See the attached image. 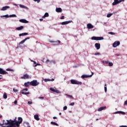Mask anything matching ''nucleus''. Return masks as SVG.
<instances>
[{
  "mask_svg": "<svg viewBox=\"0 0 127 127\" xmlns=\"http://www.w3.org/2000/svg\"><path fill=\"white\" fill-rule=\"evenodd\" d=\"M18 121H11V123L14 125V126H16V127H19V125L21 123H22V118L21 117L18 118Z\"/></svg>",
  "mask_w": 127,
  "mask_h": 127,
  "instance_id": "1",
  "label": "nucleus"
},
{
  "mask_svg": "<svg viewBox=\"0 0 127 127\" xmlns=\"http://www.w3.org/2000/svg\"><path fill=\"white\" fill-rule=\"evenodd\" d=\"M70 83L72 85H82V82L81 81H78L75 79H71L70 80Z\"/></svg>",
  "mask_w": 127,
  "mask_h": 127,
  "instance_id": "2",
  "label": "nucleus"
},
{
  "mask_svg": "<svg viewBox=\"0 0 127 127\" xmlns=\"http://www.w3.org/2000/svg\"><path fill=\"white\" fill-rule=\"evenodd\" d=\"M39 85V82L37 80H33L30 82V85L33 86V87H36Z\"/></svg>",
  "mask_w": 127,
  "mask_h": 127,
  "instance_id": "3",
  "label": "nucleus"
},
{
  "mask_svg": "<svg viewBox=\"0 0 127 127\" xmlns=\"http://www.w3.org/2000/svg\"><path fill=\"white\" fill-rule=\"evenodd\" d=\"M1 18L5 17V18H8V17H17V16H16V14H12V15H1L0 16Z\"/></svg>",
  "mask_w": 127,
  "mask_h": 127,
  "instance_id": "4",
  "label": "nucleus"
},
{
  "mask_svg": "<svg viewBox=\"0 0 127 127\" xmlns=\"http://www.w3.org/2000/svg\"><path fill=\"white\" fill-rule=\"evenodd\" d=\"M6 122L7 123H3V125H6V126H7V125H8V124H11L12 125H13L14 127H16V126L13 125V124H12L11 123V122H17L16 121V118H15L14 120H6Z\"/></svg>",
  "mask_w": 127,
  "mask_h": 127,
  "instance_id": "5",
  "label": "nucleus"
},
{
  "mask_svg": "<svg viewBox=\"0 0 127 127\" xmlns=\"http://www.w3.org/2000/svg\"><path fill=\"white\" fill-rule=\"evenodd\" d=\"M13 5H15L16 6H17V5H19V6H20V7H21V8H25V9H27V10H28V9H29V8H28L27 6H26L24 5H21L20 4H17L16 3H14Z\"/></svg>",
  "mask_w": 127,
  "mask_h": 127,
  "instance_id": "6",
  "label": "nucleus"
},
{
  "mask_svg": "<svg viewBox=\"0 0 127 127\" xmlns=\"http://www.w3.org/2000/svg\"><path fill=\"white\" fill-rule=\"evenodd\" d=\"M91 39L92 40H103L104 37L93 36L91 38Z\"/></svg>",
  "mask_w": 127,
  "mask_h": 127,
  "instance_id": "7",
  "label": "nucleus"
},
{
  "mask_svg": "<svg viewBox=\"0 0 127 127\" xmlns=\"http://www.w3.org/2000/svg\"><path fill=\"white\" fill-rule=\"evenodd\" d=\"M27 91H28V89H27V88L23 89L22 90L21 94H22V95H29V94H30V92H25V91L27 92Z\"/></svg>",
  "mask_w": 127,
  "mask_h": 127,
  "instance_id": "8",
  "label": "nucleus"
},
{
  "mask_svg": "<svg viewBox=\"0 0 127 127\" xmlns=\"http://www.w3.org/2000/svg\"><path fill=\"white\" fill-rule=\"evenodd\" d=\"M31 78V76H29V75L27 74H24L21 77V79H30Z\"/></svg>",
  "mask_w": 127,
  "mask_h": 127,
  "instance_id": "9",
  "label": "nucleus"
},
{
  "mask_svg": "<svg viewBox=\"0 0 127 127\" xmlns=\"http://www.w3.org/2000/svg\"><path fill=\"white\" fill-rule=\"evenodd\" d=\"M120 44H121V43L120 41H115L113 44V47L114 48H116V47H118V46H119Z\"/></svg>",
  "mask_w": 127,
  "mask_h": 127,
  "instance_id": "10",
  "label": "nucleus"
},
{
  "mask_svg": "<svg viewBox=\"0 0 127 127\" xmlns=\"http://www.w3.org/2000/svg\"><path fill=\"white\" fill-rule=\"evenodd\" d=\"M0 74H1L2 75H5L7 74V72L3 70V69L0 68Z\"/></svg>",
  "mask_w": 127,
  "mask_h": 127,
  "instance_id": "11",
  "label": "nucleus"
},
{
  "mask_svg": "<svg viewBox=\"0 0 127 127\" xmlns=\"http://www.w3.org/2000/svg\"><path fill=\"white\" fill-rule=\"evenodd\" d=\"M72 22V20L70 21H66L61 23L62 25H66V24H69V23H71Z\"/></svg>",
  "mask_w": 127,
  "mask_h": 127,
  "instance_id": "12",
  "label": "nucleus"
},
{
  "mask_svg": "<svg viewBox=\"0 0 127 127\" xmlns=\"http://www.w3.org/2000/svg\"><path fill=\"white\" fill-rule=\"evenodd\" d=\"M28 39H30V37L26 38L25 39L23 40L19 43V45H21V44H23V43H24V42H25L26 40H27Z\"/></svg>",
  "mask_w": 127,
  "mask_h": 127,
  "instance_id": "13",
  "label": "nucleus"
},
{
  "mask_svg": "<svg viewBox=\"0 0 127 127\" xmlns=\"http://www.w3.org/2000/svg\"><path fill=\"white\" fill-rule=\"evenodd\" d=\"M95 48H96V50H99L100 48H101V44L99 43H95Z\"/></svg>",
  "mask_w": 127,
  "mask_h": 127,
  "instance_id": "14",
  "label": "nucleus"
},
{
  "mask_svg": "<svg viewBox=\"0 0 127 127\" xmlns=\"http://www.w3.org/2000/svg\"><path fill=\"white\" fill-rule=\"evenodd\" d=\"M87 27L88 29H92V28H94V26H93L91 23H88L87 25Z\"/></svg>",
  "mask_w": 127,
  "mask_h": 127,
  "instance_id": "15",
  "label": "nucleus"
},
{
  "mask_svg": "<svg viewBox=\"0 0 127 127\" xmlns=\"http://www.w3.org/2000/svg\"><path fill=\"white\" fill-rule=\"evenodd\" d=\"M20 22H21L22 23H28V21L26 20L25 19H21L19 20Z\"/></svg>",
  "mask_w": 127,
  "mask_h": 127,
  "instance_id": "16",
  "label": "nucleus"
},
{
  "mask_svg": "<svg viewBox=\"0 0 127 127\" xmlns=\"http://www.w3.org/2000/svg\"><path fill=\"white\" fill-rule=\"evenodd\" d=\"M10 7L9 6H3L2 8L1 9H0V10L1 11H3L4 10H6V9L9 8Z\"/></svg>",
  "mask_w": 127,
  "mask_h": 127,
  "instance_id": "17",
  "label": "nucleus"
},
{
  "mask_svg": "<svg viewBox=\"0 0 127 127\" xmlns=\"http://www.w3.org/2000/svg\"><path fill=\"white\" fill-rule=\"evenodd\" d=\"M92 77V75H85L83 74L81 76L82 79H85V78H89Z\"/></svg>",
  "mask_w": 127,
  "mask_h": 127,
  "instance_id": "18",
  "label": "nucleus"
},
{
  "mask_svg": "<svg viewBox=\"0 0 127 127\" xmlns=\"http://www.w3.org/2000/svg\"><path fill=\"white\" fill-rule=\"evenodd\" d=\"M55 79L54 78H52V79H44V81L45 82H53V81H55Z\"/></svg>",
  "mask_w": 127,
  "mask_h": 127,
  "instance_id": "19",
  "label": "nucleus"
},
{
  "mask_svg": "<svg viewBox=\"0 0 127 127\" xmlns=\"http://www.w3.org/2000/svg\"><path fill=\"white\" fill-rule=\"evenodd\" d=\"M114 114H122V115H126V113L125 112L123 111H116L114 113H113Z\"/></svg>",
  "mask_w": 127,
  "mask_h": 127,
  "instance_id": "20",
  "label": "nucleus"
},
{
  "mask_svg": "<svg viewBox=\"0 0 127 127\" xmlns=\"http://www.w3.org/2000/svg\"><path fill=\"white\" fill-rule=\"evenodd\" d=\"M106 108H107L106 106H103V107H100L98 109V112H102V111H103V110H105V109H106Z\"/></svg>",
  "mask_w": 127,
  "mask_h": 127,
  "instance_id": "21",
  "label": "nucleus"
},
{
  "mask_svg": "<svg viewBox=\"0 0 127 127\" xmlns=\"http://www.w3.org/2000/svg\"><path fill=\"white\" fill-rule=\"evenodd\" d=\"M29 85H30V82L29 81L25 82L24 84V86H25L26 88L29 87Z\"/></svg>",
  "mask_w": 127,
  "mask_h": 127,
  "instance_id": "22",
  "label": "nucleus"
},
{
  "mask_svg": "<svg viewBox=\"0 0 127 127\" xmlns=\"http://www.w3.org/2000/svg\"><path fill=\"white\" fill-rule=\"evenodd\" d=\"M117 4H119V0H114L112 3V5H117Z\"/></svg>",
  "mask_w": 127,
  "mask_h": 127,
  "instance_id": "23",
  "label": "nucleus"
},
{
  "mask_svg": "<svg viewBox=\"0 0 127 127\" xmlns=\"http://www.w3.org/2000/svg\"><path fill=\"white\" fill-rule=\"evenodd\" d=\"M56 11L57 12H62V8L61 7L56 8Z\"/></svg>",
  "mask_w": 127,
  "mask_h": 127,
  "instance_id": "24",
  "label": "nucleus"
},
{
  "mask_svg": "<svg viewBox=\"0 0 127 127\" xmlns=\"http://www.w3.org/2000/svg\"><path fill=\"white\" fill-rule=\"evenodd\" d=\"M24 28V27L23 26H20V27L16 28V30L19 31V30H22Z\"/></svg>",
  "mask_w": 127,
  "mask_h": 127,
  "instance_id": "25",
  "label": "nucleus"
},
{
  "mask_svg": "<svg viewBox=\"0 0 127 127\" xmlns=\"http://www.w3.org/2000/svg\"><path fill=\"white\" fill-rule=\"evenodd\" d=\"M34 118L35 120H36V121H39V120H40V119H39V116H38V115H34Z\"/></svg>",
  "mask_w": 127,
  "mask_h": 127,
  "instance_id": "26",
  "label": "nucleus"
},
{
  "mask_svg": "<svg viewBox=\"0 0 127 127\" xmlns=\"http://www.w3.org/2000/svg\"><path fill=\"white\" fill-rule=\"evenodd\" d=\"M24 126L26 127H30V126L29 125V123L28 122H24Z\"/></svg>",
  "mask_w": 127,
  "mask_h": 127,
  "instance_id": "27",
  "label": "nucleus"
},
{
  "mask_svg": "<svg viewBox=\"0 0 127 127\" xmlns=\"http://www.w3.org/2000/svg\"><path fill=\"white\" fill-rule=\"evenodd\" d=\"M25 35H28V33H22L21 34H19V36H25Z\"/></svg>",
  "mask_w": 127,
  "mask_h": 127,
  "instance_id": "28",
  "label": "nucleus"
},
{
  "mask_svg": "<svg viewBox=\"0 0 127 127\" xmlns=\"http://www.w3.org/2000/svg\"><path fill=\"white\" fill-rule=\"evenodd\" d=\"M49 16V14L47 12L45 13L44 15L42 17V18H45V17H48Z\"/></svg>",
  "mask_w": 127,
  "mask_h": 127,
  "instance_id": "29",
  "label": "nucleus"
},
{
  "mask_svg": "<svg viewBox=\"0 0 127 127\" xmlns=\"http://www.w3.org/2000/svg\"><path fill=\"white\" fill-rule=\"evenodd\" d=\"M46 63L47 64H52V60H49V59H47L46 61Z\"/></svg>",
  "mask_w": 127,
  "mask_h": 127,
  "instance_id": "30",
  "label": "nucleus"
},
{
  "mask_svg": "<svg viewBox=\"0 0 127 127\" xmlns=\"http://www.w3.org/2000/svg\"><path fill=\"white\" fill-rule=\"evenodd\" d=\"M49 42H50V43H57V42H58V43H61V42L58 40V41H50Z\"/></svg>",
  "mask_w": 127,
  "mask_h": 127,
  "instance_id": "31",
  "label": "nucleus"
},
{
  "mask_svg": "<svg viewBox=\"0 0 127 127\" xmlns=\"http://www.w3.org/2000/svg\"><path fill=\"white\" fill-rule=\"evenodd\" d=\"M9 125L8 126H2L3 127H16V126H14L12 124H8Z\"/></svg>",
  "mask_w": 127,
  "mask_h": 127,
  "instance_id": "32",
  "label": "nucleus"
},
{
  "mask_svg": "<svg viewBox=\"0 0 127 127\" xmlns=\"http://www.w3.org/2000/svg\"><path fill=\"white\" fill-rule=\"evenodd\" d=\"M3 98L4 99H7V95H6V93L4 92L3 95Z\"/></svg>",
  "mask_w": 127,
  "mask_h": 127,
  "instance_id": "33",
  "label": "nucleus"
},
{
  "mask_svg": "<svg viewBox=\"0 0 127 127\" xmlns=\"http://www.w3.org/2000/svg\"><path fill=\"white\" fill-rule=\"evenodd\" d=\"M51 125H54V126H57V127H58V124L55 123V122H51Z\"/></svg>",
  "mask_w": 127,
  "mask_h": 127,
  "instance_id": "34",
  "label": "nucleus"
},
{
  "mask_svg": "<svg viewBox=\"0 0 127 127\" xmlns=\"http://www.w3.org/2000/svg\"><path fill=\"white\" fill-rule=\"evenodd\" d=\"M50 91H52V92H54V93L55 92V90H56V89H54V88H52V87H51L50 88Z\"/></svg>",
  "mask_w": 127,
  "mask_h": 127,
  "instance_id": "35",
  "label": "nucleus"
},
{
  "mask_svg": "<svg viewBox=\"0 0 127 127\" xmlns=\"http://www.w3.org/2000/svg\"><path fill=\"white\" fill-rule=\"evenodd\" d=\"M55 93H56L57 94H61V92H60V91L56 89V90L55 91Z\"/></svg>",
  "mask_w": 127,
  "mask_h": 127,
  "instance_id": "36",
  "label": "nucleus"
},
{
  "mask_svg": "<svg viewBox=\"0 0 127 127\" xmlns=\"http://www.w3.org/2000/svg\"><path fill=\"white\" fill-rule=\"evenodd\" d=\"M113 15V13H108L107 15V17H111Z\"/></svg>",
  "mask_w": 127,
  "mask_h": 127,
  "instance_id": "37",
  "label": "nucleus"
},
{
  "mask_svg": "<svg viewBox=\"0 0 127 127\" xmlns=\"http://www.w3.org/2000/svg\"><path fill=\"white\" fill-rule=\"evenodd\" d=\"M13 91L14 92V93H17L18 92V90L15 89V88H13Z\"/></svg>",
  "mask_w": 127,
  "mask_h": 127,
  "instance_id": "38",
  "label": "nucleus"
},
{
  "mask_svg": "<svg viewBox=\"0 0 127 127\" xmlns=\"http://www.w3.org/2000/svg\"><path fill=\"white\" fill-rule=\"evenodd\" d=\"M108 64H109V66H110V67L113 66L114 65V64L112 62H108Z\"/></svg>",
  "mask_w": 127,
  "mask_h": 127,
  "instance_id": "39",
  "label": "nucleus"
},
{
  "mask_svg": "<svg viewBox=\"0 0 127 127\" xmlns=\"http://www.w3.org/2000/svg\"><path fill=\"white\" fill-rule=\"evenodd\" d=\"M6 71H10L11 72H13L14 70L12 69H10V68H7L6 69Z\"/></svg>",
  "mask_w": 127,
  "mask_h": 127,
  "instance_id": "40",
  "label": "nucleus"
},
{
  "mask_svg": "<svg viewBox=\"0 0 127 127\" xmlns=\"http://www.w3.org/2000/svg\"><path fill=\"white\" fill-rule=\"evenodd\" d=\"M108 33H109V34H110L111 35H115L116 34L115 33H114L113 32H109Z\"/></svg>",
  "mask_w": 127,
  "mask_h": 127,
  "instance_id": "41",
  "label": "nucleus"
},
{
  "mask_svg": "<svg viewBox=\"0 0 127 127\" xmlns=\"http://www.w3.org/2000/svg\"><path fill=\"white\" fill-rule=\"evenodd\" d=\"M104 90H105V93H107V84H105Z\"/></svg>",
  "mask_w": 127,
  "mask_h": 127,
  "instance_id": "42",
  "label": "nucleus"
},
{
  "mask_svg": "<svg viewBox=\"0 0 127 127\" xmlns=\"http://www.w3.org/2000/svg\"><path fill=\"white\" fill-rule=\"evenodd\" d=\"M103 64H109V61H102Z\"/></svg>",
  "mask_w": 127,
  "mask_h": 127,
  "instance_id": "43",
  "label": "nucleus"
},
{
  "mask_svg": "<svg viewBox=\"0 0 127 127\" xmlns=\"http://www.w3.org/2000/svg\"><path fill=\"white\" fill-rule=\"evenodd\" d=\"M65 95L67 96V97H69V98H73V96L72 95H70L67 94H65Z\"/></svg>",
  "mask_w": 127,
  "mask_h": 127,
  "instance_id": "44",
  "label": "nucleus"
},
{
  "mask_svg": "<svg viewBox=\"0 0 127 127\" xmlns=\"http://www.w3.org/2000/svg\"><path fill=\"white\" fill-rule=\"evenodd\" d=\"M67 110V106H64L63 108V111H66Z\"/></svg>",
  "mask_w": 127,
  "mask_h": 127,
  "instance_id": "45",
  "label": "nucleus"
},
{
  "mask_svg": "<svg viewBox=\"0 0 127 127\" xmlns=\"http://www.w3.org/2000/svg\"><path fill=\"white\" fill-rule=\"evenodd\" d=\"M56 64V62L54 60H52V64Z\"/></svg>",
  "mask_w": 127,
  "mask_h": 127,
  "instance_id": "46",
  "label": "nucleus"
},
{
  "mask_svg": "<svg viewBox=\"0 0 127 127\" xmlns=\"http://www.w3.org/2000/svg\"><path fill=\"white\" fill-rule=\"evenodd\" d=\"M34 1H37L38 3H39L40 2V0H33Z\"/></svg>",
  "mask_w": 127,
  "mask_h": 127,
  "instance_id": "47",
  "label": "nucleus"
},
{
  "mask_svg": "<svg viewBox=\"0 0 127 127\" xmlns=\"http://www.w3.org/2000/svg\"><path fill=\"white\" fill-rule=\"evenodd\" d=\"M94 55H101V54L100 53H95Z\"/></svg>",
  "mask_w": 127,
  "mask_h": 127,
  "instance_id": "48",
  "label": "nucleus"
},
{
  "mask_svg": "<svg viewBox=\"0 0 127 127\" xmlns=\"http://www.w3.org/2000/svg\"><path fill=\"white\" fill-rule=\"evenodd\" d=\"M37 66H40V64H37L34 66V67H37Z\"/></svg>",
  "mask_w": 127,
  "mask_h": 127,
  "instance_id": "49",
  "label": "nucleus"
},
{
  "mask_svg": "<svg viewBox=\"0 0 127 127\" xmlns=\"http://www.w3.org/2000/svg\"><path fill=\"white\" fill-rule=\"evenodd\" d=\"M38 99H40L41 100H43L44 99V97H38Z\"/></svg>",
  "mask_w": 127,
  "mask_h": 127,
  "instance_id": "50",
  "label": "nucleus"
},
{
  "mask_svg": "<svg viewBox=\"0 0 127 127\" xmlns=\"http://www.w3.org/2000/svg\"><path fill=\"white\" fill-rule=\"evenodd\" d=\"M28 104L29 105H32V102H31V101H28Z\"/></svg>",
  "mask_w": 127,
  "mask_h": 127,
  "instance_id": "51",
  "label": "nucleus"
},
{
  "mask_svg": "<svg viewBox=\"0 0 127 127\" xmlns=\"http://www.w3.org/2000/svg\"><path fill=\"white\" fill-rule=\"evenodd\" d=\"M103 25L107 26V25H108V23L107 22H104V23H103Z\"/></svg>",
  "mask_w": 127,
  "mask_h": 127,
  "instance_id": "52",
  "label": "nucleus"
},
{
  "mask_svg": "<svg viewBox=\"0 0 127 127\" xmlns=\"http://www.w3.org/2000/svg\"><path fill=\"white\" fill-rule=\"evenodd\" d=\"M74 105H75V103L74 102L71 103L70 104V106H74Z\"/></svg>",
  "mask_w": 127,
  "mask_h": 127,
  "instance_id": "53",
  "label": "nucleus"
},
{
  "mask_svg": "<svg viewBox=\"0 0 127 127\" xmlns=\"http://www.w3.org/2000/svg\"><path fill=\"white\" fill-rule=\"evenodd\" d=\"M14 104H15V105H16V104H17V101L15 100L14 102Z\"/></svg>",
  "mask_w": 127,
  "mask_h": 127,
  "instance_id": "54",
  "label": "nucleus"
},
{
  "mask_svg": "<svg viewBox=\"0 0 127 127\" xmlns=\"http://www.w3.org/2000/svg\"><path fill=\"white\" fill-rule=\"evenodd\" d=\"M120 127H127V126H124V125H122V126H120Z\"/></svg>",
  "mask_w": 127,
  "mask_h": 127,
  "instance_id": "55",
  "label": "nucleus"
},
{
  "mask_svg": "<svg viewBox=\"0 0 127 127\" xmlns=\"http://www.w3.org/2000/svg\"><path fill=\"white\" fill-rule=\"evenodd\" d=\"M61 19H64V16H62L61 17Z\"/></svg>",
  "mask_w": 127,
  "mask_h": 127,
  "instance_id": "56",
  "label": "nucleus"
},
{
  "mask_svg": "<svg viewBox=\"0 0 127 127\" xmlns=\"http://www.w3.org/2000/svg\"><path fill=\"white\" fill-rule=\"evenodd\" d=\"M121 2H122L121 0H118V3H121Z\"/></svg>",
  "mask_w": 127,
  "mask_h": 127,
  "instance_id": "57",
  "label": "nucleus"
},
{
  "mask_svg": "<svg viewBox=\"0 0 127 127\" xmlns=\"http://www.w3.org/2000/svg\"><path fill=\"white\" fill-rule=\"evenodd\" d=\"M115 55H116V56H117V57L120 56V54H116Z\"/></svg>",
  "mask_w": 127,
  "mask_h": 127,
  "instance_id": "58",
  "label": "nucleus"
},
{
  "mask_svg": "<svg viewBox=\"0 0 127 127\" xmlns=\"http://www.w3.org/2000/svg\"><path fill=\"white\" fill-rule=\"evenodd\" d=\"M39 20H40V21H43V19L40 18V19H39Z\"/></svg>",
  "mask_w": 127,
  "mask_h": 127,
  "instance_id": "59",
  "label": "nucleus"
},
{
  "mask_svg": "<svg viewBox=\"0 0 127 127\" xmlns=\"http://www.w3.org/2000/svg\"><path fill=\"white\" fill-rule=\"evenodd\" d=\"M0 79H2V75H0Z\"/></svg>",
  "mask_w": 127,
  "mask_h": 127,
  "instance_id": "60",
  "label": "nucleus"
},
{
  "mask_svg": "<svg viewBox=\"0 0 127 127\" xmlns=\"http://www.w3.org/2000/svg\"><path fill=\"white\" fill-rule=\"evenodd\" d=\"M53 119H54V120H56V119H57V117H53Z\"/></svg>",
  "mask_w": 127,
  "mask_h": 127,
  "instance_id": "61",
  "label": "nucleus"
},
{
  "mask_svg": "<svg viewBox=\"0 0 127 127\" xmlns=\"http://www.w3.org/2000/svg\"><path fill=\"white\" fill-rule=\"evenodd\" d=\"M73 68H77V65H73Z\"/></svg>",
  "mask_w": 127,
  "mask_h": 127,
  "instance_id": "62",
  "label": "nucleus"
},
{
  "mask_svg": "<svg viewBox=\"0 0 127 127\" xmlns=\"http://www.w3.org/2000/svg\"><path fill=\"white\" fill-rule=\"evenodd\" d=\"M33 62L34 64H35V65H36V62L34 61V62Z\"/></svg>",
  "mask_w": 127,
  "mask_h": 127,
  "instance_id": "63",
  "label": "nucleus"
},
{
  "mask_svg": "<svg viewBox=\"0 0 127 127\" xmlns=\"http://www.w3.org/2000/svg\"><path fill=\"white\" fill-rule=\"evenodd\" d=\"M91 75H92V76H93V75H94V72H92Z\"/></svg>",
  "mask_w": 127,
  "mask_h": 127,
  "instance_id": "64",
  "label": "nucleus"
}]
</instances>
